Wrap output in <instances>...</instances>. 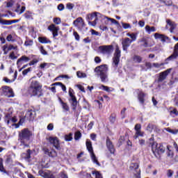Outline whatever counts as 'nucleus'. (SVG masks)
<instances>
[{
	"label": "nucleus",
	"instance_id": "obj_26",
	"mask_svg": "<svg viewBox=\"0 0 178 178\" xmlns=\"http://www.w3.org/2000/svg\"><path fill=\"white\" fill-rule=\"evenodd\" d=\"M168 26H170V33H172L175 29L176 28V24L172 22L170 19H167L166 21Z\"/></svg>",
	"mask_w": 178,
	"mask_h": 178
},
{
	"label": "nucleus",
	"instance_id": "obj_62",
	"mask_svg": "<svg viewBox=\"0 0 178 178\" xmlns=\"http://www.w3.org/2000/svg\"><path fill=\"white\" fill-rule=\"evenodd\" d=\"M172 175H173V172L172 171V170H168L167 176L168 177H171Z\"/></svg>",
	"mask_w": 178,
	"mask_h": 178
},
{
	"label": "nucleus",
	"instance_id": "obj_1",
	"mask_svg": "<svg viewBox=\"0 0 178 178\" xmlns=\"http://www.w3.org/2000/svg\"><path fill=\"white\" fill-rule=\"evenodd\" d=\"M19 140L20 141V146L22 148L29 147V143L33 136V132L28 128H24L19 131Z\"/></svg>",
	"mask_w": 178,
	"mask_h": 178
},
{
	"label": "nucleus",
	"instance_id": "obj_55",
	"mask_svg": "<svg viewBox=\"0 0 178 178\" xmlns=\"http://www.w3.org/2000/svg\"><path fill=\"white\" fill-rule=\"evenodd\" d=\"M92 175L95 176V178H102L101 174H99L98 172H92Z\"/></svg>",
	"mask_w": 178,
	"mask_h": 178
},
{
	"label": "nucleus",
	"instance_id": "obj_2",
	"mask_svg": "<svg viewBox=\"0 0 178 178\" xmlns=\"http://www.w3.org/2000/svg\"><path fill=\"white\" fill-rule=\"evenodd\" d=\"M95 72L100 76L102 83H106L108 79V67L106 65H100L95 69Z\"/></svg>",
	"mask_w": 178,
	"mask_h": 178
},
{
	"label": "nucleus",
	"instance_id": "obj_52",
	"mask_svg": "<svg viewBox=\"0 0 178 178\" xmlns=\"http://www.w3.org/2000/svg\"><path fill=\"white\" fill-rule=\"evenodd\" d=\"M57 156V153L55 150H51L50 152H49V156L50 157H56Z\"/></svg>",
	"mask_w": 178,
	"mask_h": 178
},
{
	"label": "nucleus",
	"instance_id": "obj_21",
	"mask_svg": "<svg viewBox=\"0 0 178 178\" xmlns=\"http://www.w3.org/2000/svg\"><path fill=\"white\" fill-rule=\"evenodd\" d=\"M11 49H16V47H14L13 44H5L3 46V51L4 52V55H6L9 51H11Z\"/></svg>",
	"mask_w": 178,
	"mask_h": 178
},
{
	"label": "nucleus",
	"instance_id": "obj_42",
	"mask_svg": "<svg viewBox=\"0 0 178 178\" xmlns=\"http://www.w3.org/2000/svg\"><path fill=\"white\" fill-rule=\"evenodd\" d=\"M60 104H62L63 108L65 111H69V107H68L67 104H66L65 103H64V102H63V100H61V99H60Z\"/></svg>",
	"mask_w": 178,
	"mask_h": 178
},
{
	"label": "nucleus",
	"instance_id": "obj_53",
	"mask_svg": "<svg viewBox=\"0 0 178 178\" xmlns=\"http://www.w3.org/2000/svg\"><path fill=\"white\" fill-rule=\"evenodd\" d=\"M99 88L102 89V90L106 91L108 92H111L110 88L108 86H105L104 85H102L101 87H99Z\"/></svg>",
	"mask_w": 178,
	"mask_h": 178
},
{
	"label": "nucleus",
	"instance_id": "obj_23",
	"mask_svg": "<svg viewBox=\"0 0 178 178\" xmlns=\"http://www.w3.org/2000/svg\"><path fill=\"white\" fill-rule=\"evenodd\" d=\"M26 10V6H21L20 4L17 3V8H15V13H17V15H22L23 13H24Z\"/></svg>",
	"mask_w": 178,
	"mask_h": 178
},
{
	"label": "nucleus",
	"instance_id": "obj_34",
	"mask_svg": "<svg viewBox=\"0 0 178 178\" xmlns=\"http://www.w3.org/2000/svg\"><path fill=\"white\" fill-rule=\"evenodd\" d=\"M127 36L130 37L131 42L136 40L137 34L136 33H127Z\"/></svg>",
	"mask_w": 178,
	"mask_h": 178
},
{
	"label": "nucleus",
	"instance_id": "obj_5",
	"mask_svg": "<svg viewBox=\"0 0 178 178\" xmlns=\"http://www.w3.org/2000/svg\"><path fill=\"white\" fill-rule=\"evenodd\" d=\"M4 121L10 127H14V128L15 129H18L19 127V125L18 124H16V122H17V119L16 118V117L13 116L12 113L6 114Z\"/></svg>",
	"mask_w": 178,
	"mask_h": 178
},
{
	"label": "nucleus",
	"instance_id": "obj_58",
	"mask_svg": "<svg viewBox=\"0 0 178 178\" xmlns=\"http://www.w3.org/2000/svg\"><path fill=\"white\" fill-rule=\"evenodd\" d=\"M134 129L136 131H141V124H136L135 125Z\"/></svg>",
	"mask_w": 178,
	"mask_h": 178
},
{
	"label": "nucleus",
	"instance_id": "obj_48",
	"mask_svg": "<svg viewBox=\"0 0 178 178\" xmlns=\"http://www.w3.org/2000/svg\"><path fill=\"white\" fill-rule=\"evenodd\" d=\"M154 129V125L152 124H147V127L146 128V130L147 131V132H152Z\"/></svg>",
	"mask_w": 178,
	"mask_h": 178
},
{
	"label": "nucleus",
	"instance_id": "obj_38",
	"mask_svg": "<svg viewBox=\"0 0 178 178\" xmlns=\"http://www.w3.org/2000/svg\"><path fill=\"white\" fill-rule=\"evenodd\" d=\"M76 74H77V76H78L79 78H80V79L86 78V77H87V75H86V73H83V72H80V71L77 72H76Z\"/></svg>",
	"mask_w": 178,
	"mask_h": 178
},
{
	"label": "nucleus",
	"instance_id": "obj_12",
	"mask_svg": "<svg viewBox=\"0 0 178 178\" xmlns=\"http://www.w3.org/2000/svg\"><path fill=\"white\" fill-rule=\"evenodd\" d=\"M122 49L124 51H128V48H129V47L131 44V39H129V38H124L122 40Z\"/></svg>",
	"mask_w": 178,
	"mask_h": 178
},
{
	"label": "nucleus",
	"instance_id": "obj_41",
	"mask_svg": "<svg viewBox=\"0 0 178 178\" xmlns=\"http://www.w3.org/2000/svg\"><path fill=\"white\" fill-rule=\"evenodd\" d=\"M81 138V134L79 131H77L74 134V139L79 140Z\"/></svg>",
	"mask_w": 178,
	"mask_h": 178
},
{
	"label": "nucleus",
	"instance_id": "obj_51",
	"mask_svg": "<svg viewBox=\"0 0 178 178\" xmlns=\"http://www.w3.org/2000/svg\"><path fill=\"white\" fill-rule=\"evenodd\" d=\"M6 40L8 42H15V37L12 35H8L6 38Z\"/></svg>",
	"mask_w": 178,
	"mask_h": 178
},
{
	"label": "nucleus",
	"instance_id": "obj_57",
	"mask_svg": "<svg viewBox=\"0 0 178 178\" xmlns=\"http://www.w3.org/2000/svg\"><path fill=\"white\" fill-rule=\"evenodd\" d=\"M140 42H143V45L146 48L147 47H148V42L147 40V39L145 38H143Z\"/></svg>",
	"mask_w": 178,
	"mask_h": 178
},
{
	"label": "nucleus",
	"instance_id": "obj_22",
	"mask_svg": "<svg viewBox=\"0 0 178 178\" xmlns=\"http://www.w3.org/2000/svg\"><path fill=\"white\" fill-rule=\"evenodd\" d=\"M106 146H107L108 150L110 151L111 154H114L115 148H114V146H113L112 142L109 139L106 140Z\"/></svg>",
	"mask_w": 178,
	"mask_h": 178
},
{
	"label": "nucleus",
	"instance_id": "obj_6",
	"mask_svg": "<svg viewBox=\"0 0 178 178\" xmlns=\"http://www.w3.org/2000/svg\"><path fill=\"white\" fill-rule=\"evenodd\" d=\"M86 148L90 154V157H91L92 162L94 163H96L98 166L101 165V164H99V162L98 161V159H97L96 155L94 153V150H93V147H92L91 141L90 140H87L86 142Z\"/></svg>",
	"mask_w": 178,
	"mask_h": 178
},
{
	"label": "nucleus",
	"instance_id": "obj_31",
	"mask_svg": "<svg viewBox=\"0 0 178 178\" xmlns=\"http://www.w3.org/2000/svg\"><path fill=\"white\" fill-rule=\"evenodd\" d=\"M144 136V131L141 130L136 131L135 134L134 135V138L136 140L138 137H143Z\"/></svg>",
	"mask_w": 178,
	"mask_h": 178
},
{
	"label": "nucleus",
	"instance_id": "obj_16",
	"mask_svg": "<svg viewBox=\"0 0 178 178\" xmlns=\"http://www.w3.org/2000/svg\"><path fill=\"white\" fill-rule=\"evenodd\" d=\"M73 24L79 29H81L85 26V23L82 17H78L74 21Z\"/></svg>",
	"mask_w": 178,
	"mask_h": 178
},
{
	"label": "nucleus",
	"instance_id": "obj_4",
	"mask_svg": "<svg viewBox=\"0 0 178 178\" xmlns=\"http://www.w3.org/2000/svg\"><path fill=\"white\" fill-rule=\"evenodd\" d=\"M42 86L40 85L39 82L37 81H33L31 83V86L29 88V92L33 95L40 96Z\"/></svg>",
	"mask_w": 178,
	"mask_h": 178
},
{
	"label": "nucleus",
	"instance_id": "obj_8",
	"mask_svg": "<svg viewBox=\"0 0 178 178\" xmlns=\"http://www.w3.org/2000/svg\"><path fill=\"white\" fill-rule=\"evenodd\" d=\"M99 51L103 55H110L113 52V45H102L99 47Z\"/></svg>",
	"mask_w": 178,
	"mask_h": 178
},
{
	"label": "nucleus",
	"instance_id": "obj_24",
	"mask_svg": "<svg viewBox=\"0 0 178 178\" xmlns=\"http://www.w3.org/2000/svg\"><path fill=\"white\" fill-rule=\"evenodd\" d=\"M145 31L147 33V34H151L152 33L156 32V28L154 26H149V25H146L145 26Z\"/></svg>",
	"mask_w": 178,
	"mask_h": 178
},
{
	"label": "nucleus",
	"instance_id": "obj_18",
	"mask_svg": "<svg viewBox=\"0 0 178 178\" xmlns=\"http://www.w3.org/2000/svg\"><path fill=\"white\" fill-rule=\"evenodd\" d=\"M154 37L156 40L160 39L161 41H162L163 42H165L166 41H168V42L170 41V40L168 37H167L166 35H164L163 34L154 33Z\"/></svg>",
	"mask_w": 178,
	"mask_h": 178
},
{
	"label": "nucleus",
	"instance_id": "obj_11",
	"mask_svg": "<svg viewBox=\"0 0 178 178\" xmlns=\"http://www.w3.org/2000/svg\"><path fill=\"white\" fill-rule=\"evenodd\" d=\"M2 94L7 97H14L15 96L13 89L8 86L3 87Z\"/></svg>",
	"mask_w": 178,
	"mask_h": 178
},
{
	"label": "nucleus",
	"instance_id": "obj_49",
	"mask_svg": "<svg viewBox=\"0 0 178 178\" xmlns=\"http://www.w3.org/2000/svg\"><path fill=\"white\" fill-rule=\"evenodd\" d=\"M33 43L34 42L32 40H27L26 41H25L24 45L26 47L32 46Z\"/></svg>",
	"mask_w": 178,
	"mask_h": 178
},
{
	"label": "nucleus",
	"instance_id": "obj_44",
	"mask_svg": "<svg viewBox=\"0 0 178 178\" xmlns=\"http://www.w3.org/2000/svg\"><path fill=\"white\" fill-rule=\"evenodd\" d=\"M122 26L124 29H131V25L130 24H129V23L122 22Z\"/></svg>",
	"mask_w": 178,
	"mask_h": 178
},
{
	"label": "nucleus",
	"instance_id": "obj_19",
	"mask_svg": "<svg viewBox=\"0 0 178 178\" xmlns=\"http://www.w3.org/2000/svg\"><path fill=\"white\" fill-rule=\"evenodd\" d=\"M39 175L44 178H55V177L52 175V173L49 171H42V170H40L39 171Z\"/></svg>",
	"mask_w": 178,
	"mask_h": 178
},
{
	"label": "nucleus",
	"instance_id": "obj_32",
	"mask_svg": "<svg viewBox=\"0 0 178 178\" xmlns=\"http://www.w3.org/2000/svg\"><path fill=\"white\" fill-rule=\"evenodd\" d=\"M165 131L173 135H176L178 134V129H171L170 127H167L165 128Z\"/></svg>",
	"mask_w": 178,
	"mask_h": 178
},
{
	"label": "nucleus",
	"instance_id": "obj_27",
	"mask_svg": "<svg viewBox=\"0 0 178 178\" xmlns=\"http://www.w3.org/2000/svg\"><path fill=\"white\" fill-rule=\"evenodd\" d=\"M178 58V54L173 51V54L165 59V61L175 60Z\"/></svg>",
	"mask_w": 178,
	"mask_h": 178
},
{
	"label": "nucleus",
	"instance_id": "obj_33",
	"mask_svg": "<svg viewBox=\"0 0 178 178\" xmlns=\"http://www.w3.org/2000/svg\"><path fill=\"white\" fill-rule=\"evenodd\" d=\"M60 86L62 88L63 91L66 92V86L63 83L60 82H56L51 85V86Z\"/></svg>",
	"mask_w": 178,
	"mask_h": 178
},
{
	"label": "nucleus",
	"instance_id": "obj_14",
	"mask_svg": "<svg viewBox=\"0 0 178 178\" xmlns=\"http://www.w3.org/2000/svg\"><path fill=\"white\" fill-rule=\"evenodd\" d=\"M170 72L171 69H168L164 71L163 72L160 73L158 79L159 83H162L165 79H166V77L168 76Z\"/></svg>",
	"mask_w": 178,
	"mask_h": 178
},
{
	"label": "nucleus",
	"instance_id": "obj_15",
	"mask_svg": "<svg viewBox=\"0 0 178 178\" xmlns=\"http://www.w3.org/2000/svg\"><path fill=\"white\" fill-rule=\"evenodd\" d=\"M31 60V58L26 56H22L17 60V65L20 67L22 64L25 63H28Z\"/></svg>",
	"mask_w": 178,
	"mask_h": 178
},
{
	"label": "nucleus",
	"instance_id": "obj_63",
	"mask_svg": "<svg viewBox=\"0 0 178 178\" xmlns=\"http://www.w3.org/2000/svg\"><path fill=\"white\" fill-rule=\"evenodd\" d=\"M14 5L13 1H10L7 3V7L8 8H11Z\"/></svg>",
	"mask_w": 178,
	"mask_h": 178
},
{
	"label": "nucleus",
	"instance_id": "obj_29",
	"mask_svg": "<svg viewBox=\"0 0 178 178\" xmlns=\"http://www.w3.org/2000/svg\"><path fill=\"white\" fill-rule=\"evenodd\" d=\"M34 113L33 110H29L26 113V118L31 120V119H34Z\"/></svg>",
	"mask_w": 178,
	"mask_h": 178
},
{
	"label": "nucleus",
	"instance_id": "obj_60",
	"mask_svg": "<svg viewBox=\"0 0 178 178\" xmlns=\"http://www.w3.org/2000/svg\"><path fill=\"white\" fill-rule=\"evenodd\" d=\"M64 9H65V6H64V4L60 3V4H59V5L58 6V10L59 11H62V10H63Z\"/></svg>",
	"mask_w": 178,
	"mask_h": 178
},
{
	"label": "nucleus",
	"instance_id": "obj_64",
	"mask_svg": "<svg viewBox=\"0 0 178 178\" xmlns=\"http://www.w3.org/2000/svg\"><path fill=\"white\" fill-rule=\"evenodd\" d=\"M174 52L178 54V42L175 44L174 47Z\"/></svg>",
	"mask_w": 178,
	"mask_h": 178
},
{
	"label": "nucleus",
	"instance_id": "obj_17",
	"mask_svg": "<svg viewBox=\"0 0 178 178\" xmlns=\"http://www.w3.org/2000/svg\"><path fill=\"white\" fill-rule=\"evenodd\" d=\"M49 142H50L51 144H53V145L57 149H60V145L59 144V140L57 138H53L50 137L49 138Z\"/></svg>",
	"mask_w": 178,
	"mask_h": 178
},
{
	"label": "nucleus",
	"instance_id": "obj_56",
	"mask_svg": "<svg viewBox=\"0 0 178 178\" xmlns=\"http://www.w3.org/2000/svg\"><path fill=\"white\" fill-rule=\"evenodd\" d=\"M49 64L47 63H44L40 65L41 69L49 68Z\"/></svg>",
	"mask_w": 178,
	"mask_h": 178
},
{
	"label": "nucleus",
	"instance_id": "obj_10",
	"mask_svg": "<svg viewBox=\"0 0 178 178\" xmlns=\"http://www.w3.org/2000/svg\"><path fill=\"white\" fill-rule=\"evenodd\" d=\"M121 57V51L120 50L119 47L117 45L115 47V52L114 53V58L113 60V65L117 67L120 63V58Z\"/></svg>",
	"mask_w": 178,
	"mask_h": 178
},
{
	"label": "nucleus",
	"instance_id": "obj_25",
	"mask_svg": "<svg viewBox=\"0 0 178 178\" xmlns=\"http://www.w3.org/2000/svg\"><path fill=\"white\" fill-rule=\"evenodd\" d=\"M22 157L26 161H29L31 158V150L28 149L26 153H23L22 154Z\"/></svg>",
	"mask_w": 178,
	"mask_h": 178
},
{
	"label": "nucleus",
	"instance_id": "obj_45",
	"mask_svg": "<svg viewBox=\"0 0 178 178\" xmlns=\"http://www.w3.org/2000/svg\"><path fill=\"white\" fill-rule=\"evenodd\" d=\"M0 171H1V172H3L4 175H8V174L6 172V170L4 169V167H3V163H2L1 161H0Z\"/></svg>",
	"mask_w": 178,
	"mask_h": 178
},
{
	"label": "nucleus",
	"instance_id": "obj_36",
	"mask_svg": "<svg viewBox=\"0 0 178 178\" xmlns=\"http://www.w3.org/2000/svg\"><path fill=\"white\" fill-rule=\"evenodd\" d=\"M0 23L3 25H11L12 24V20H6V19H1L0 20Z\"/></svg>",
	"mask_w": 178,
	"mask_h": 178
},
{
	"label": "nucleus",
	"instance_id": "obj_46",
	"mask_svg": "<svg viewBox=\"0 0 178 178\" xmlns=\"http://www.w3.org/2000/svg\"><path fill=\"white\" fill-rule=\"evenodd\" d=\"M72 136L73 134H68V135H65V140L67 142L71 141L72 140Z\"/></svg>",
	"mask_w": 178,
	"mask_h": 178
},
{
	"label": "nucleus",
	"instance_id": "obj_37",
	"mask_svg": "<svg viewBox=\"0 0 178 178\" xmlns=\"http://www.w3.org/2000/svg\"><path fill=\"white\" fill-rule=\"evenodd\" d=\"M165 65L164 63H152V67L156 68V69H159L160 68L161 66H163Z\"/></svg>",
	"mask_w": 178,
	"mask_h": 178
},
{
	"label": "nucleus",
	"instance_id": "obj_9",
	"mask_svg": "<svg viewBox=\"0 0 178 178\" xmlns=\"http://www.w3.org/2000/svg\"><path fill=\"white\" fill-rule=\"evenodd\" d=\"M138 167V163H131L129 166L130 170L133 171L136 178H140V171Z\"/></svg>",
	"mask_w": 178,
	"mask_h": 178
},
{
	"label": "nucleus",
	"instance_id": "obj_39",
	"mask_svg": "<svg viewBox=\"0 0 178 178\" xmlns=\"http://www.w3.org/2000/svg\"><path fill=\"white\" fill-rule=\"evenodd\" d=\"M53 22L56 25H60L62 23L61 19L60 17H54Z\"/></svg>",
	"mask_w": 178,
	"mask_h": 178
},
{
	"label": "nucleus",
	"instance_id": "obj_61",
	"mask_svg": "<svg viewBox=\"0 0 178 178\" xmlns=\"http://www.w3.org/2000/svg\"><path fill=\"white\" fill-rule=\"evenodd\" d=\"M10 58L12 59V60H15L17 58V57L15 56V52H12L10 54Z\"/></svg>",
	"mask_w": 178,
	"mask_h": 178
},
{
	"label": "nucleus",
	"instance_id": "obj_50",
	"mask_svg": "<svg viewBox=\"0 0 178 178\" xmlns=\"http://www.w3.org/2000/svg\"><path fill=\"white\" fill-rule=\"evenodd\" d=\"M167 149L168 150V156L170 157V158H172L173 157V152L170 150V146L167 145Z\"/></svg>",
	"mask_w": 178,
	"mask_h": 178
},
{
	"label": "nucleus",
	"instance_id": "obj_3",
	"mask_svg": "<svg viewBox=\"0 0 178 178\" xmlns=\"http://www.w3.org/2000/svg\"><path fill=\"white\" fill-rule=\"evenodd\" d=\"M101 17V13H93L91 14H88L86 15V20L89 26H95L97 24L98 19Z\"/></svg>",
	"mask_w": 178,
	"mask_h": 178
},
{
	"label": "nucleus",
	"instance_id": "obj_59",
	"mask_svg": "<svg viewBox=\"0 0 178 178\" xmlns=\"http://www.w3.org/2000/svg\"><path fill=\"white\" fill-rule=\"evenodd\" d=\"M74 7V5L70 3L66 4V8L68 10H72Z\"/></svg>",
	"mask_w": 178,
	"mask_h": 178
},
{
	"label": "nucleus",
	"instance_id": "obj_47",
	"mask_svg": "<svg viewBox=\"0 0 178 178\" xmlns=\"http://www.w3.org/2000/svg\"><path fill=\"white\" fill-rule=\"evenodd\" d=\"M141 60H142V58H141L140 56H134V61L135 63H140L141 62Z\"/></svg>",
	"mask_w": 178,
	"mask_h": 178
},
{
	"label": "nucleus",
	"instance_id": "obj_20",
	"mask_svg": "<svg viewBox=\"0 0 178 178\" xmlns=\"http://www.w3.org/2000/svg\"><path fill=\"white\" fill-rule=\"evenodd\" d=\"M74 92L73 90V89L70 88L69 89V95L71 97V99L72 101V105L73 106L76 107V106L77 105V100H76V97L74 95Z\"/></svg>",
	"mask_w": 178,
	"mask_h": 178
},
{
	"label": "nucleus",
	"instance_id": "obj_13",
	"mask_svg": "<svg viewBox=\"0 0 178 178\" xmlns=\"http://www.w3.org/2000/svg\"><path fill=\"white\" fill-rule=\"evenodd\" d=\"M47 30L52 32L53 37H56L58 35L60 28L59 26H56V24H51L47 27Z\"/></svg>",
	"mask_w": 178,
	"mask_h": 178
},
{
	"label": "nucleus",
	"instance_id": "obj_43",
	"mask_svg": "<svg viewBox=\"0 0 178 178\" xmlns=\"http://www.w3.org/2000/svg\"><path fill=\"white\" fill-rule=\"evenodd\" d=\"M126 111H127V108H124L120 111L121 119H125V118H126Z\"/></svg>",
	"mask_w": 178,
	"mask_h": 178
},
{
	"label": "nucleus",
	"instance_id": "obj_28",
	"mask_svg": "<svg viewBox=\"0 0 178 178\" xmlns=\"http://www.w3.org/2000/svg\"><path fill=\"white\" fill-rule=\"evenodd\" d=\"M38 41L42 44H49L51 42V40L46 37H39Z\"/></svg>",
	"mask_w": 178,
	"mask_h": 178
},
{
	"label": "nucleus",
	"instance_id": "obj_30",
	"mask_svg": "<svg viewBox=\"0 0 178 178\" xmlns=\"http://www.w3.org/2000/svg\"><path fill=\"white\" fill-rule=\"evenodd\" d=\"M99 19H102V20L103 22H104L106 25L109 24V23L111 22V18L110 17H106L105 15H103L102 14H101V16H100Z\"/></svg>",
	"mask_w": 178,
	"mask_h": 178
},
{
	"label": "nucleus",
	"instance_id": "obj_40",
	"mask_svg": "<svg viewBox=\"0 0 178 178\" xmlns=\"http://www.w3.org/2000/svg\"><path fill=\"white\" fill-rule=\"evenodd\" d=\"M24 17L26 19H33V15H31V13L29 12V11H27L26 13H24Z\"/></svg>",
	"mask_w": 178,
	"mask_h": 178
},
{
	"label": "nucleus",
	"instance_id": "obj_7",
	"mask_svg": "<svg viewBox=\"0 0 178 178\" xmlns=\"http://www.w3.org/2000/svg\"><path fill=\"white\" fill-rule=\"evenodd\" d=\"M152 151L155 157H158L160 154L165 152V147L163 144L158 145L157 143L154 142L152 144Z\"/></svg>",
	"mask_w": 178,
	"mask_h": 178
},
{
	"label": "nucleus",
	"instance_id": "obj_54",
	"mask_svg": "<svg viewBox=\"0 0 178 178\" xmlns=\"http://www.w3.org/2000/svg\"><path fill=\"white\" fill-rule=\"evenodd\" d=\"M110 121L111 123H115L116 121V115L112 114L110 117Z\"/></svg>",
	"mask_w": 178,
	"mask_h": 178
},
{
	"label": "nucleus",
	"instance_id": "obj_35",
	"mask_svg": "<svg viewBox=\"0 0 178 178\" xmlns=\"http://www.w3.org/2000/svg\"><path fill=\"white\" fill-rule=\"evenodd\" d=\"M145 96V94L143 92H140L138 95V99L141 104H143L145 102L144 97Z\"/></svg>",
	"mask_w": 178,
	"mask_h": 178
}]
</instances>
